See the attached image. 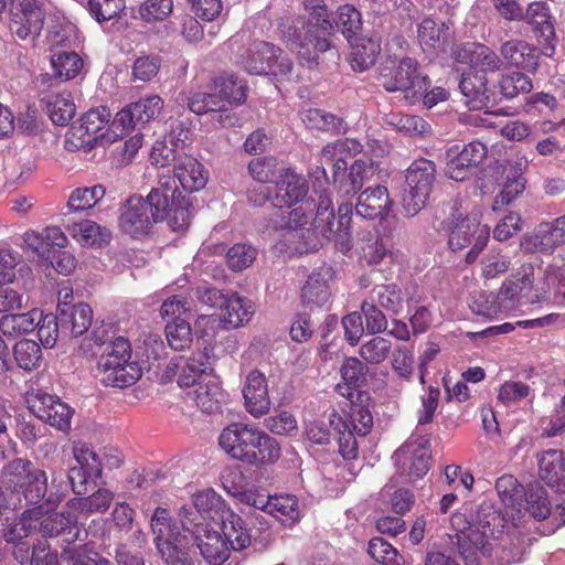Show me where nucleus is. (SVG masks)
Wrapping results in <instances>:
<instances>
[{"label":"nucleus","instance_id":"obj_36","mask_svg":"<svg viewBox=\"0 0 565 565\" xmlns=\"http://www.w3.org/2000/svg\"><path fill=\"white\" fill-rule=\"evenodd\" d=\"M469 307L471 311L486 319H499L514 313L510 301L502 295L501 287L498 292L479 291L471 296Z\"/></svg>","mask_w":565,"mask_h":565},{"label":"nucleus","instance_id":"obj_50","mask_svg":"<svg viewBox=\"0 0 565 565\" xmlns=\"http://www.w3.org/2000/svg\"><path fill=\"white\" fill-rule=\"evenodd\" d=\"M495 489L502 509L507 510V513L516 512L521 509L522 489L518 483V480L511 475H504L497 480Z\"/></svg>","mask_w":565,"mask_h":565},{"label":"nucleus","instance_id":"obj_11","mask_svg":"<svg viewBox=\"0 0 565 565\" xmlns=\"http://www.w3.org/2000/svg\"><path fill=\"white\" fill-rule=\"evenodd\" d=\"M2 483L14 498L12 505H21L22 498L26 503L35 504L46 493L47 478L44 471L38 470L25 459L17 458L4 466Z\"/></svg>","mask_w":565,"mask_h":565},{"label":"nucleus","instance_id":"obj_4","mask_svg":"<svg viewBox=\"0 0 565 565\" xmlns=\"http://www.w3.org/2000/svg\"><path fill=\"white\" fill-rule=\"evenodd\" d=\"M220 448L231 458L250 466L275 462L280 456L276 439L253 425L233 423L220 433Z\"/></svg>","mask_w":565,"mask_h":565},{"label":"nucleus","instance_id":"obj_10","mask_svg":"<svg viewBox=\"0 0 565 565\" xmlns=\"http://www.w3.org/2000/svg\"><path fill=\"white\" fill-rule=\"evenodd\" d=\"M234 63L250 75L270 74L277 79L291 75L292 62L279 47L264 41H255L237 50Z\"/></svg>","mask_w":565,"mask_h":565},{"label":"nucleus","instance_id":"obj_32","mask_svg":"<svg viewBox=\"0 0 565 565\" xmlns=\"http://www.w3.org/2000/svg\"><path fill=\"white\" fill-rule=\"evenodd\" d=\"M307 194L308 183L306 179L294 170L287 169L276 184L271 204L278 209L290 207L294 204L305 202L303 199Z\"/></svg>","mask_w":565,"mask_h":565},{"label":"nucleus","instance_id":"obj_3","mask_svg":"<svg viewBox=\"0 0 565 565\" xmlns=\"http://www.w3.org/2000/svg\"><path fill=\"white\" fill-rule=\"evenodd\" d=\"M454 58L461 64H468L470 71L461 75L459 88L465 96V104L475 110L489 107L491 93L487 87V73L502 68L503 61L490 47L480 43H465L454 50Z\"/></svg>","mask_w":565,"mask_h":565},{"label":"nucleus","instance_id":"obj_18","mask_svg":"<svg viewBox=\"0 0 565 565\" xmlns=\"http://www.w3.org/2000/svg\"><path fill=\"white\" fill-rule=\"evenodd\" d=\"M175 376L180 387L198 385L214 377L212 358L205 351H200L186 359L180 356L171 360L166 366L163 379L171 381Z\"/></svg>","mask_w":565,"mask_h":565},{"label":"nucleus","instance_id":"obj_7","mask_svg":"<svg viewBox=\"0 0 565 565\" xmlns=\"http://www.w3.org/2000/svg\"><path fill=\"white\" fill-rule=\"evenodd\" d=\"M153 543L169 565H200L190 558L191 543L186 531L172 520L163 508H157L150 520Z\"/></svg>","mask_w":565,"mask_h":565},{"label":"nucleus","instance_id":"obj_49","mask_svg":"<svg viewBox=\"0 0 565 565\" xmlns=\"http://www.w3.org/2000/svg\"><path fill=\"white\" fill-rule=\"evenodd\" d=\"M381 45L377 39H361L352 46L350 64L354 71L363 72L372 66L380 54Z\"/></svg>","mask_w":565,"mask_h":565},{"label":"nucleus","instance_id":"obj_62","mask_svg":"<svg viewBox=\"0 0 565 565\" xmlns=\"http://www.w3.org/2000/svg\"><path fill=\"white\" fill-rule=\"evenodd\" d=\"M374 301L393 315H398L403 308L402 291L396 285L379 286L373 290Z\"/></svg>","mask_w":565,"mask_h":565},{"label":"nucleus","instance_id":"obj_61","mask_svg":"<svg viewBox=\"0 0 565 565\" xmlns=\"http://www.w3.org/2000/svg\"><path fill=\"white\" fill-rule=\"evenodd\" d=\"M189 108L198 115L206 113H223L226 110L224 100L216 90L213 93H195L189 100Z\"/></svg>","mask_w":565,"mask_h":565},{"label":"nucleus","instance_id":"obj_34","mask_svg":"<svg viewBox=\"0 0 565 565\" xmlns=\"http://www.w3.org/2000/svg\"><path fill=\"white\" fill-rule=\"evenodd\" d=\"M331 278L332 271L330 268H320L312 271L301 288L300 298L302 305L310 310L326 306L331 296Z\"/></svg>","mask_w":565,"mask_h":565},{"label":"nucleus","instance_id":"obj_45","mask_svg":"<svg viewBox=\"0 0 565 565\" xmlns=\"http://www.w3.org/2000/svg\"><path fill=\"white\" fill-rule=\"evenodd\" d=\"M46 113L55 125H66L76 113L75 103L67 90L50 95L45 105Z\"/></svg>","mask_w":565,"mask_h":565},{"label":"nucleus","instance_id":"obj_26","mask_svg":"<svg viewBox=\"0 0 565 565\" xmlns=\"http://www.w3.org/2000/svg\"><path fill=\"white\" fill-rule=\"evenodd\" d=\"M175 161L173 167L174 178L171 180L189 193L202 190L209 180V172L204 166L194 157L188 154L173 156ZM177 186V185H173Z\"/></svg>","mask_w":565,"mask_h":565},{"label":"nucleus","instance_id":"obj_58","mask_svg":"<svg viewBox=\"0 0 565 565\" xmlns=\"http://www.w3.org/2000/svg\"><path fill=\"white\" fill-rule=\"evenodd\" d=\"M387 122L411 136H424L430 132V125L417 115L392 114Z\"/></svg>","mask_w":565,"mask_h":565},{"label":"nucleus","instance_id":"obj_27","mask_svg":"<svg viewBox=\"0 0 565 565\" xmlns=\"http://www.w3.org/2000/svg\"><path fill=\"white\" fill-rule=\"evenodd\" d=\"M153 221L148 212V203L138 195L130 196L121 207L119 226L132 237L149 233Z\"/></svg>","mask_w":565,"mask_h":565},{"label":"nucleus","instance_id":"obj_60","mask_svg":"<svg viewBox=\"0 0 565 565\" xmlns=\"http://www.w3.org/2000/svg\"><path fill=\"white\" fill-rule=\"evenodd\" d=\"M76 466L87 471L88 477H102V457L88 445L77 444L73 449Z\"/></svg>","mask_w":565,"mask_h":565},{"label":"nucleus","instance_id":"obj_1","mask_svg":"<svg viewBox=\"0 0 565 565\" xmlns=\"http://www.w3.org/2000/svg\"><path fill=\"white\" fill-rule=\"evenodd\" d=\"M352 203H341L338 207L335 220L332 200L326 193H321L317 205L315 218L312 212L316 207L313 201L306 200L287 215L281 214L275 220V230L286 249L296 253H307L317 248L315 242L317 233L333 241L342 253L351 248V220Z\"/></svg>","mask_w":565,"mask_h":565},{"label":"nucleus","instance_id":"obj_41","mask_svg":"<svg viewBox=\"0 0 565 565\" xmlns=\"http://www.w3.org/2000/svg\"><path fill=\"white\" fill-rule=\"evenodd\" d=\"M188 397L202 412L213 414L221 409L225 395L216 376H214L195 385V388L188 393Z\"/></svg>","mask_w":565,"mask_h":565},{"label":"nucleus","instance_id":"obj_15","mask_svg":"<svg viewBox=\"0 0 565 565\" xmlns=\"http://www.w3.org/2000/svg\"><path fill=\"white\" fill-rule=\"evenodd\" d=\"M403 193V210L416 215L426 204L435 180V164L425 159L414 161L407 169Z\"/></svg>","mask_w":565,"mask_h":565},{"label":"nucleus","instance_id":"obj_54","mask_svg":"<svg viewBox=\"0 0 565 565\" xmlns=\"http://www.w3.org/2000/svg\"><path fill=\"white\" fill-rule=\"evenodd\" d=\"M192 329L190 323L182 319H173L166 326V339L171 349L181 351L192 343Z\"/></svg>","mask_w":565,"mask_h":565},{"label":"nucleus","instance_id":"obj_55","mask_svg":"<svg viewBox=\"0 0 565 565\" xmlns=\"http://www.w3.org/2000/svg\"><path fill=\"white\" fill-rule=\"evenodd\" d=\"M392 352V342L383 337H373L362 343L359 349L360 356L369 364L384 362Z\"/></svg>","mask_w":565,"mask_h":565},{"label":"nucleus","instance_id":"obj_35","mask_svg":"<svg viewBox=\"0 0 565 565\" xmlns=\"http://www.w3.org/2000/svg\"><path fill=\"white\" fill-rule=\"evenodd\" d=\"M40 516L36 518L38 531L44 536L66 535L64 541L73 542L78 536L76 519L71 512H44L42 507H38Z\"/></svg>","mask_w":565,"mask_h":565},{"label":"nucleus","instance_id":"obj_28","mask_svg":"<svg viewBox=\"0 0 565 565\" xmlns=\"http://www.w3.org/2000/svg\"><path fill=\"white\" fill-rule=\"evenodd\" d=\"M194 540L202 557L209 565H222L230 557L232 547L227 537L217 531L201 526L193 531Z\"/></svg>","mask_w":565,"mask_h":565},{"label":"nucleus","instance_id":"obj_16","mask_svg":"<svg viewBox=\"0 0 565 565\" xmlns=\"http://www.w3.org/2000/svg\"><path fill=\"white\" fill-rule=\"evenodd\" d=\"M177 191L178 188L170 184V178L162 175L159 178V186L152 189L145 201L153 222L163 221L173 213L170 218L171 226L174 230H182L190 223V211L183 206H174L173 198Z\"/></svg>","mask_w":565,"mask_h":565},{"label":"nucleus","instance_id":"obj_43","mask_svg":"<svg viewBox=\"0 0 565 565\" xmlns=\"http://www.w3.org/2000/svg\"><path fill=\"white\" fill-rule=\"evenodd\" d=\"M266 512L285 525H292L301 518V507L296 495L279 494L270 497Z\"/></svg>","mask_w":565,"mask_h":565},{"label":"nucleus","instance_id":"obj_48","mask_svg":"<svg viewBox=\"0 0 565 565\" xmlns=\"http://www.w3.org/2000/svg\"><path fill=\"white\" fill-rule=\"evenodd\" d=\"M71 235L75 241L86 246H100L109 241L110 234L90 220H83L70 226Z\"/></svg>","mask_w":565,"mask_h":565},{"label":"nucleus","instance_id":"obj_53","mask_svg":"<svg viewBox=\"0 0 565 565\" xmlns=\"http://www.w3.org/2000/svg\"><path fill=\"white\" fill-rule=\"evenodd\" d=\"M13 355L19 367L32 371L40 365L42 354L40 345L33 340H21L13 348Z\"/></svg>","mask_w":565,"mask_h":565},{"label":"nucleus","instance_id":"obj_6","mask_svg":"<svg viewBox=\"0 0 565 565\" xmlns=\"http://www.w3.org/2000/svg\"><path fill=\"white\" fill-rule=\"evenodd\" d=\"M359 143L353 140H337L327 145L321 151V164L329 166L333 173V182L342 196H352L363 186L365 180L373 174L372 160L370 164L359 159L355 160L347 173L348 162L352 151H356Z\"/></svg>","mask_w":565,"mask_h":565},{"label":"nucleus","instance_id":"obj_14","mask_svg":"<svg viewBox=\"0 0 565 565\" xmlns=\"http://www.w3.org/2000/svg\"><path fill=\"white\" fill-rule=\"evenodd\" d=\"M329 424L338 434L340 455L345 460H352L358 456V441L354 434L359 436L367 435L373 427V416L367 407L352 404L348 422L333 412L329 416Z\"/></svg>","mask_w":565,"mask_h":565},{"label":"nucleus","instance_id":"obj_8","mask_svg":"<svg viewBox=\"0 0 565 565\" xmlns=\"http://www.w3.org/2000/svg\"><path fill=\"white\" fill-rule=\"evenodd\" d=\"M131 345L124 337L104 343L98 359L97 370L102 383L106 386L127 387L141 377V369L137 362L130 361Z\"/></svg>","mask_w":565,"mask_h":565},{"label":"nucleus","instance_id":"obj_51","mask_svg":"<svg viewBox=\"0 0 565 565\" xmlns=\"http://www.w3.org/2000/svg\"><path fill=\"white\" fill-rule=\"evenodd\" d=\"M106 194L103 185L77 188L68 196L67 207L73 212L85 211L94 207Z\"/></svg>","mask_w":565,"mask_h":565},{"label":"nucleus","instance_id":"obj_33","mask_svg":"<svg viewBox=\"0 0 565 565\" xmlns=\"http://www.w3.org/2000/svg\"><path fill=\"white\" fill-rule=\"evenodd\" d=\"M525 512L536 520L551 518L554 527L552 532L565 525V501L556 504L552 511V505L547 492L542 487L530 489L525 494Z\"/></svg>","mask_w":565,"mask_h":565},{"label":"nucleus","instance_id":"obj_21","mask_svg":"<svg viewBox=\"0 0 565 565\" xmlns=\"http://www.w3.org/2000/svg\"><path fill=\"white\" fill-rule=\"evenodd\" d=\"M45 13L36 0H21L10 11L9 28L22 41L34 42L43 26Z\"/></svg>","mask_w":565,"mask_h":565},{"label":"nucleus","instance_id":"obj_63","mask_svg":"<svg viewBox=\"0 0 565 565\" xmlns=\"http://www.w3.org/2000/svg\"><path fill=\"white\" fill-rule=\"evenodd\" d=\"M301 119L310 129L340 131L342 126L340 118L318 108L306 110Z\"/></svg>","mask_w":565,"mask_h":565},{"label":"nucleus","instance_id":"obj_12","mask_svg":"<svg viewBox=\"0 0 565 565\" xmlns=\"http://www.w3.org/2000/svg\"><path fill=\"white\" fill-rule=\"evenodd\" d=\"M481 210L475 209L465 217L454 215L449 226L448 245L451 250H462L471 246L466 255L467 264H472L478 258L489 241L490 227L481 224Z\"/></svg>","mask_w":565,"mask_h":565},{"label":"nucleus","instance_id":"obj_38","mask_svg":"<svg viewBox=\"0 0 565 565\" xmlns=\"http://www.w3.org/2000/svg\"><path fill=\"white\" fill-rule=\"evenodd\" d=\"M57 312L61 329L74 337L84 334L92 326L93 310L87 303L81 302L74 306L61 303Z\"/></svg>","mask_w":565,"mask_h":565},{"label":"nucleus","instance_id":"obj_37","mask_svg":"<svg viewBox=\"0 0 565 565\" xmlns=\"http://www.w3.org/2000/svg\"><path fill=\"white\" fill-rule=\"evenodd\" d=\"M537 460L541 479L555 491L565 493V454L548 449L539 455Z\"/></svg>","mask_w":565,"mask_h":565},{"label":"nucleus","instance_id":"obj_57","mask_svg":"<svg viewBox=\"0 0 565 565\" xmlns=\"http://www.w3.org/2000/svg\"><path fill=\"white\" fill-rule=\"evenodd\" d=\"M40 516L39 509L25 511L18 522H14L6 531V540L11 543H21L20 541L38 531L36 518Z\"/></svg>","mask_w":565,"mask_h":565},{"label":"nucleus","instance_id":"obj_20","mask_svg":"<svg viewBox=\"0 0 565 565\" xmlns=\"http://www.w3.org/2000/svg\"><path fill=\"white\" fill-rule=\"evenodd\" d=\"M29 409L32 414L61 431L71 428L74 409L58 396L42 391H35L28 395Z\"/></svg>","mask_w":565,"mask_h":565},{"label":"nucleus","instance_id":"obj_5","mask_svg":"<svg viewBox=\"0 0 565 565\" xmlns=\"http://www.w3.org/2000/svg\"><path fill=\"white\" fill-rule=\"evenodd\" d=\"M303 6L310 13L308 21L300 31L291 32L289 29L284 32V39L295 45L301 62L312 67L318 64L319 53L331 50L329 36L334 25L329 19L323 0H303Z\"/></svg>","mask_w":565,"mask_h":565},{"label":"nucleus","instance_id":"obj_40","mask_svg":"<svg viewBox=\"0 0 565 565\" xmlns=\"http://www.w3.org/2000/svg\"><path fill=\"white\" fill-rule=\"evenodd\" d=\"M418 42L427 54L445 51L450 39V30L445 23H437L433 19H424L417 30Z\"/></svg>","mask_w":565,"mask_h":565},{"label":"nucleus","instance_id":"obj_59","mask_svg":"<svg viewBox=\"0 0 565 565\" xmlns=\"http://www.w3.org/2000/svg\"><path fill=\"white\" fill-rule=\"evenodd\" d=\"M511 257L502 250L491 248L481 259V276L492 279L509 270Z\"/></svg>","mask_w":565,"mask_h":565},{"label":"nucleus","instance_id":"obj_64","mask_svg":"<svg viewBox=\"0 0 565 565\" xmlns=\"http://www.w3.org/2000/svg\"><path fill=\"white\" fill-rule=\"evenodd\" d=\"M369 554L377 563L383 565H404L403 558L398 556L397 550L382 537H373L369 542Z\"/></svg>","mask_w":565,"mask_h":565},{"label":"nucleus","instance_id":"obj_39","mask_svg":"<svg viewBox=\"0 0 565 565\" xmlns=\"http://www.w3.org/2000/svg\"><path fill=\"white\" fill-rule=\"evenodd\" d=\"M503 64L526 70L536 71L539 56L536 49L524 40H510L500 49Z\"/></svg>","mask_w":565,"mask_h":565},{"label":"nucleus","instance_id":"obj_2","mask_svg":"<svg viewBox=\"0 0 565 565\" xmlns=\"http://www.w3.org/2000/svg\"><path fill=\"white\" fill-rule=\"evenodd\" d=\"M192 507L183 505L180 518L183 524L201 527L199 518L221 525L224 535L234 551H243L250 545L252 536L245 521L236 514L225 500L212 488L198 490L191 494Z\"/></svg>","mask_w":565,"mask_h":565},{"label":"nucleus","instance_id":"obj_47","mask_svg":"<svg viewBox=\"0 0 565 565\" xmlns=\"http://www.w3.org/2000/svg\"><path fill=\"white\" fill-rule=\"evenodd\" d=\"M39 319H41L39 309L25 313L4 315L0 319V330L4 335L17 337L33 331Z\"/></svg>","mask_w":565,"mask_h":565},{"label":"nucleus","instance_id":"obj_22","mask_svg":"<svg viewBox=\"0 0 565 565\" xmlns=\"http://www.w3.org/2000/svg\"><path fill=\"white\" fill-rule=\"evenodd\" d=\"M397 471L415 481L423 478L430 468L429 449L422 443L408 441L399 447L393 455Z\"/></svg>","mask_w":565,"mask_h":565},{"label":"nucleus","instance_id":"obj_44","mask_svg":"<svg viewBox=\"0 0 565 565\" xmlns=\"http://www.w3.org/2000/svg\"><path fill=\"white\" fill-rule=\"evenodd\" d=\"M214 90L224 100L226 107L228 104L244 103L247 86L246 82L234 73H224L215 79Z\"/></svg>","mask_w":565,"mask_h":565},{"label":"nucleus","instance_id":"obj_30","mask_svg":"<svg viewBox=\"0 0 565 565\" xmlns=\"http://www.w3.org/2000/svg\"><path fill=\"white\" fill-rule=\"evenodd\" d=\"M243 397L246 411L254 417H260L270 409L268 384L264 373L252 370L243 384Z\"/></svg>","mask_w":565,"mask_h":565},{"label":"nucleus","instance_id":"obj_24","mask_svg":"<svg viewBox=\"0 0 565 565\" xmlns=\"http://www.w3.org/2000/svg\"><path fill=\"white\" fill-rule=\"evenodd\" d=\"M561 244H565V214L551 223H541L521 241V247L530 253H548Z\"/></svg>","mask_w":565,"mask_h":565},{"label":"nucleus","instance_id":"obj_46","mask_svg":"<svg viewBox=\"0 0 565 565\" xmlns=\"http://www.w3.org/2000/svg\"><path fill=\"white\" fill-rule=\"evenodd\" d=\"M51 67L55 78L68 81L79 74L83 68V60L73 51L60 50L52 53Z\"/></svg>","mask_w":565,"mask_h":565},{"label":"nucleus","instance_id":"obj_17","mask_svg":"<svg viewBox=\"0 0 565 565\" xmlns=\"http://www.w3.org/2000/svg\"><path fill=\"white\" fill-rule=\"evenodd\" d=\"M380 76L386 90H403L412 100L430 86L428 76L418 71L417 62L411 57L403 58L395 70L383 68Z\"/></svg>","mask_w":565,"mask_h":565},{"label":"nucleus","instance_id":"obj_13","mask_svg":"<svg viewBox=\"0 0 565 565\" xmlns=\"http://www.w3.org/2000/svg\"><path fill=\"white\" fill-rule=\"evenodd\" d=\"M525 512L518 510L507 513L504 509H495L492 504L483 502L475 515V527L482 544L476 550L486 553L488 540H499L504 534H511L523 523Z\"/></svg>","mask_w":565,"mask_h":565},{"label":"nucleus","instance_id":"obj_29","mask_svg":"<svg viewBox=\"0 0 565 565\" xmlns=\"http://www.w3.org/2000/svg\"><path fill=\"white\" fill-rule=\"evenodd\" d=\"M23 247L44 260L51 259L54 252L63 249L68 238L57 226H49L42 232L26 231L23 236Z\"/></svg>","mask_w":565,"mask_h":565},{"label":"nucleus","instance_id":"obj_42","mask_svg":"<svg viewBox=\"0 0 565 565\" xmlns=\"http://www.w3.org/2000/svg\"><path fill=\"white\" fill-rule=\"evenodd\" d=\"M221 321L227 328H238L248 322L254 315L253 302L237 294H231L220 305Z\"/></svg>","mask_w":565,"mask_h":565},{"label":"nucleus","instance_id":"obj_31","mask_svg":"<svg viewBox=\"0 0 565 565\" xmlns=\"http://www.w3.org/2000/svg\"><path fill=\"white\" fill-rule=\"evenodd\" d=\"M393 201L384 185L370 186L362 191L355 204V212L363 218L384 220L391 212Z\"/></svg>","mask_w":565,"mask_h":565},{"label":"nucleus","instance_id":"obj_52","mask_svg":"<svg viewBox=\"0 0 565 565\" xmlns=\"http://www.w3.org/2000/svg\"><path fill=\"white\" fill-rule=\"evenodd\" d=\"M173 0H145L138 7V17L147 24L164 22L173 12Z\"/></svg>","mask_w":565,"mask_h":565},{"label":"nucleus","instance_id":"obj_9","mask_svg":"<svg viewBox=\"0 0 565 565\" xmlns=\"http://www.w3.org/2000/svg\"><path fill=\"white\" fill-rule=\"evenodd\" d=\"M500 287L514 312L521 310L523 306L545 301L548 295L545 273L540 266L531 263L521 265Z\"/></svg>","mask_w":565,"mask_h":565},{"label":"nucleus","instance_id":"obj_56","mask_svg":"<svg viewBox=\"0 0 565 565\" xmlns=\"http://www.w3.org/2000/svg\"><path fill=\"white\" fill-rule=\"evenodd\" d=\"M532 397L533 391L521 381H507L498 391V402L508 407L519 405L522 401Z\"/></svg>","mask_w":565,"mask_h":565},{"label":"nucleus","instance_id":"obj_25","mask_svg":"<svg viewBox=\"0 0 565 565\" xmlns=\"http://www.w3.org/2000/svg\"><path fill=\"white\" fill-rule=\"evenodd\" d=\"M529 159L525 154L518 153L505 167V182L503 189L495 196L492 209L499 211L511 204L525 189L523 173L529 168Z\"/></svg>","mask_w":565,"mask_h":565},{"label":"nucleus","instance_id":"obj_19","mask_svg":"<svg viewBox=\"0 0 565 565\" xmlns=\"http://www.w3.org/2000/svg\"><path fill=\"white\" fill-rule=\"evenodd\" d=\"M164 102L159 95H150L129 104L118 111L109 126L114 140L135 128L137 124H147L159 117Z\"/></svg>","mask_w":565,"mask_h":565},{"label":"nucleus","instance_id":"obj_23","mask_svg":"<svg viewBox=\"0 0 565 565\" xmlns=\"http://www.w3.org/2000/svg\"><path fill=\"white\" fill-rule=\"evenodd\" d=\"M523 18L531 25L542 53L545 56H552L557 40L547 3L544 1L531 2L525 14L523 13Z\"/></svg>","mask_w":565,"mask_h":565}]
</instances>
